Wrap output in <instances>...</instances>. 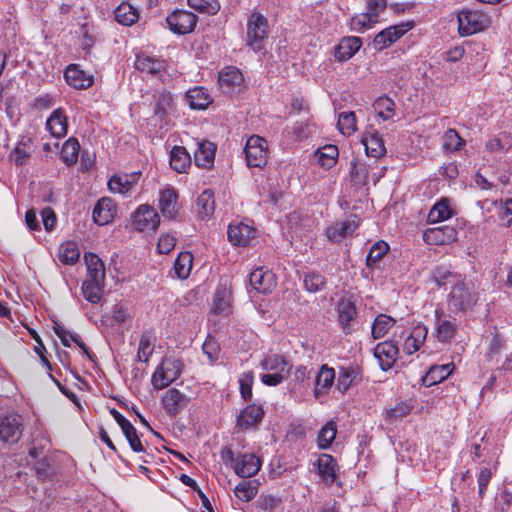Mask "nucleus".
<instances>
[{
	"label": "nucleus",
	"mask_w": 512,
	"mask_h": 512,
	"mask_svg": "<svg viewBox=\"0 0 512 512\" xmlns=\"http://www.w3.org/2000/svg\"><path fill=\"white\" fill-rule=\"evenodd\" d=\"M30 158V151L26 144L19 143L10 154V159L17 166L27 164Z\"/></svg>",
	"instance_id": "obj_61"
},
{
	"label": "nucleus",
	"mask_w": 512,
	"mask_h": 512,
	"mask_svg": "<svg viewBox=\"0 0 512 512\" xmlns=\"http://www.w3.org/2000/svg\"><path fill=\"white\" fill-rule=\"evenodd\" d=\"M58 257L62 263L72 265L78 261L80 252L74 242H66L60 245Z\"/></svg>",
	"instance_id": "obj_48"
},
{
	"label": "nucleus",
	"mask_w": 512,
	"mask_h": 512,
	"mask_svg": "<svg viewBox=\"0 0 512 512\" xmlns=\"http://www.w3.org/2000/svg\"><path fill=\"white\" fill-rule=\"evenodd\" d=\"M187 100L192 109H206L212 102V98L206 89L196 87L187 92Z\"/></svg>",
	"instance_id": "obj_37"
},
{
	"label": "nucleus",
	"mask_w": 512,
	"mask_h": 512,
	"mask_svg": "<svg viewBox=\"0 0 512 512\" xmlns=\"http://www.w3.org/2000/svg\"><path fill=\"white\" fill-rule=\"evenodd\" d=\"M427 334L428 329L425 325L418 324L415 326L404 341L403 351L409 355L418 351L424 343Z\"/></svg>",
	"instance_id": "obj_26"
},
{
	"label": "nucleus",
	"mask_w": 512,
	"mask_h": 512,
	"mask_svg": "<svg viewBox=\"0 0 512 512\" xmlns=\"http://www.w3.org/2000/svg\"><path fill=\"white\" fill-rule=\"evenodd\" d=\"M242 82L243 75L236 67L228 66L219 72V84L225 92H229L235 86H240Z\"/></svg>",
	"instance_id": "obj_29"
},
{
	"label": "nucleus",
	"mask_w": 512,
	"mask_h": 512,
	"mask_svg": "<svg viewBox=\"0 0 512 512\" xmlns=\"http://www.w3.org/2000/svg\"><path fill=\"white\" fill-rule=\"evenodd\" d=\"M373 108L377 115L383 120H389L395 115V103L386 96L379 97L373 104Z\"/></svg>",
	"instance_id": "obj_46"
},
{
	"label": "nucleus",
	"mask_w": 512,
	"mask_h": 512,
	"mask_svg": "<svg viewBox=\"0 0 512 512\" xmlns=\"http://www.w3.org/2000/svg\"><path fill=\"white\" fill-rule=\"evenodd\" d=\"M267 19L260 13H253L247 23V45L254 51L262 49V42L267 36Z\"/></svg>",
	"instance_id": "obj_5"
},
{
	"label": "nucleus",
	"mask_w": 512,
	"mask_h": 512,
	"mask_svg": "<svg viewBox=\"0 0 512 512\" xmlns=\"http://www.w3.org/2000/svg\"><path fill=\"white\" fill-rule=\"evenodd\" d=\"M46 127L52 136L64 137L67 134V119L61 110H55L47 119Z\"/></svg>",
	"instance_id": "obj_34"
},
{
	"label": "nucleus",
	"mask_w": 512,
	"mask_h": 512,
	"mask_svg": "<svg viewBox=\"0 0 512 512\" xmlns=\"http://www.w3.org/2000/svg\"><path fill=\"white\" fill-rule=\"evenodd\" d=\"M211 311L214 314H229L230 292L225 287H220L216 290Z\"/></svg>",
	"instance_id": "obj_39"
},
{
	"label": "nucleus",
	"mask_w": 512,
	"mask_h": 512,
	"mask_svg": "<svg viewBox=\"0 0 512 512\" xmlns=\"http://www.w3.org/2000/svg\"><path fill=\"white\" fill-rule=\"evenodd\" d=\"M109 189L114 193L125 194L131 188V183L128 181L127 176H112L108 181Z\"/></svg>",
	"instance_id": "obj_62"
},
{
	"label": "nucleus",
	"mask_w": 512,
	"mask_h": 512,
	"mask_svg": "<svg viewBox=\"0 0 512 512\" xmlns=\"http://www.w3.org/2000/svg\"><path fill=\"white\" fill-rule=\"evenodd\" d=\"M304 286L308 292H318L325 286V279L321 274L308 273L304 277Z\"/></svg>",
	"instance_id": "obj_60"
},
{
	"label": "nucleus",
	"mask_w": 512,
	"mask_h": 512,
	"mask_svg": "<svg viewBox=\"0 0 512 512\" xmlns=\"http://www.w3.org/2000/svg\"><path fill=\"white\" fill-rule=\"evenodd\" d=\"M453 368V363L432 366L423 377L424 385L430 387L444 381L452 373Z\"/></svg>",
	"instance_id": "obj_33"
},
{
	"label": "nucleus",
	"mask_w": 512,
	"mask_h": 512,
	"mask_svg": "<svg viewBox=\"0 0 512 512\" xmlns=\"http://www.w3.org/2000/svg\"><path fill=\"white\" fill-rule=\"evenodd\" d=\"M193 256L190 252H181L175 260L174 271L180 279H186L191 272Z\"/></svg>",
	"instance_id": "obj_45"
},
{
	"label": "nucleus",
	"mask_w": 512,
	"mask_h": 512,
	"mask_svg": "<svg viewBox=\"0 0 512 512\" xmlns=\"http://www.w3.org/2000/svg\"><path fill=\"white\" fill-rule=\"evenodd\" d=\"M452 216V209L446 199L437 202L428 214L430 223H437L449 219Z\"/></svg>",
	"instance_id": "obj_44"
},
{
	"label": "nucleus",
	"mask_w": 512,
	"mask_h": 512,
	"mask_svg": "<svg viewBox=\"0 0 512 512\" xmlns=\"http://www.w3.org/2000/svg\"><path fill=\"white\" fill-rule=\"evenodd\" d=\"M191 165V156L183 146H174L170 152V166L178 173L186 172Z\"/></svg>",
	"instance_id": "obj_31"
},
{
	"label": "nucleus",
	"mask_w": 512,
	"mask_h": 512,
	"mask_svg": "<svg viewBox=\"0 0 512 512\" xmlns=\"http://www.w3.org/2000/svg\"><path fill=\"white\" fill-rule=\"evenodd\" d=\"M389 251V245L383 241V240H380V241H377L375 242L369 252H368V255L366 257V264L368 267H374L378 261H380L383 256Z\"/></svg>",
	"instance_id": "obj_51"
},
{
	"label": "nucleus",
	"mask_w": 512,
	"mask_h": 512,
	"mask_svg": "<svg viewBox=\"0 0 512 512\" xmlns=\"http://www.w3.org/2000/svg\"><path fill=\"white\" fill-rule=\"evenodd\" d=\"M264 410L261 406L251 404L244 408L237 417V426L246 430L262 421Z\"/></svg>",
	"instance_id": "obj_25"
},
{
	"label": "nucleus",
	"mask_w": 512,
	"mask_h": 512,
	"mask_svg": "<svg viewBox=\"0 0 512 512\" xmlns=\"http://www.w3.org/2000/svg\"><path fill=\"white\" fill-rule=\"evenodd\" d=\"M228 239L234 246H246L254 239L256 231L253 227L244 224H230L227 230Z\"/></svg>",
	"instance_id": "obj_15"
},
{
	"label": "nucleus",
	"mask_w": 512,
	"mask_h": 512,
	"mask_svg": "<svg viewBox=\"0 0 512 512\" xmlns=\"http://www.w3.org/2000/svg\"><path fill=\"white\" fill-rule=\"evenodd\" d=\"M188 5L200 13L209 15H215L220 9L218 0H188Z\"/></svg>",
	"instance_id": "obj_55"
},
{
	"label": "nucleus",
	"mask_w": 512,
	"mask_h": 512,
	"mask_svg": "<svg viewBox=\"0 0 512 512\" xmlns=\"http://www.w3.org/2000/svg\"><path fill=\"white\" fill-rule=\"evenodd\" d=\"M171 31L176 34H187L194 30L197 16L187 10H175L166 18Z\"/></svg>",
	"instance_id": "obj_6"
},
{
	"label": "nucleus",
	"mask_w": 512,
	"mask_h": 512,
	"mask_svg": "<svg viewBox=\"0 0 512 512\" xmlns=\"http://www.w3.org/2000/svg\"><path fill=\"white\" fill-rule=\"evenodd\" d=\"M234 493L240 501L249 502L258 493V483L254 480H243L235 487Z\"/></svg>",
	"instance_id": "obj_42"
},
{
	"label": "nucleus",
	"mask_w": 512,
	"mask_h": 512,
	"mask_svg": "<svg viewBox=\"0 0 512 512\" xmlns=\"http://www.w3.org/2000/svg\"><path fill=\"white\" fill-rule=\"evenodd\" d=\"M336 425L333 422L327 423L321 428L318 434V445L322 449L328 448L336 436Z\"/></svg>",
	"instance_id": "obj_57"
},
{
	"label": "nucleus",
	"mask_w": 512,
	"mask_h": 512,
	"mask_svg": "<svg viewBox=\"0 0 512 512\" xmlns=\"http://www.w3.org/2000/svg\"><path fill=\"white\" fill-rule=\"evenodd\" d=\"M64 77L69 85L77 89H86L93 83V79L74 64L67 67Z\"/></svg>",
	"instance_id": "obj_28"
},
{
	"label": "nucleus",
	"mask_w": 512,
	"mask_h": 512,
	"mask_svg": "<svg viewBox=\"0 0 512 512\" xmlns=\"http://www.w3.org/2000/svg\"><path fill=\"white\" fill-rule=\"evenodd\" d=\"M216 145L210 141L202 140L197 142V149L194 152V162L198 167L210 168L214 163Z\"/></svg>",
	"instance_id": "obj_23"
},
{
	"label": "nucleus",
	"mask_w": 512,
	"mask_h": 512,
	"mask_svg": "<svg viewBox=\"0 0 512 512\" xmlns=\"http://www.w3.org/2000/svg\"><path fill=\"white\" fill-rule=\"evenodd\" d=\"M458 275L453 274L448 268L444 266H437L433 270V279L438 286H443L448 283H453L457 280Z\"/></svg>",
	"instance_id": "obj_59"
},
{
	"label": "nucleus",
	"mask_w": 512,
	"mask_h": 512,
	"mask_svg": "<svg viewBox=\"0 0 512 512\" xmlns=\"http://www.w3.org/2000/svg\"><path fill=\"white\" fill-rule=\"evenodd\" d=\"M105 288V281H91L86 278L82 283V293L84 298L90 303H99L102 299Z\"/></svg>",
	"instance_id": "obj_35"
},
{
	"label": "nucleus",
	"mask_w": 512,
	"mask_h": 512,
	"mask_svg": "<svg viewBox=\"0 0 512 512\" xmlns=\"http://www.w3.org/2000/svg\"><path fill=\"white\" fill-rule=\"evenodd\" d=\"M362 41L359 37L347 36L343 37L334 49L335 58L338 61H347L352 58L361 48Z\"/></svg>",
	"instance_id": "obj_21"
},
{
	"label": "nucleus",
	"mask_w": 512,
	"mask_h": 512,
	"mask_svg": "<svg viewBox=\"0 0 512 512\" xmlns=\"http://www.w3.org/2000/svg\"><path fill=\"white\" fill-rule=\"evenodd\" d=\"M395 320L387 315H379L372 325V336L375 339L383 337L394 325Z\"/></svg>",
	"instance_id": "obj_52"
},
{
	"label": "nucleus",
	"mask_w": 512,
	"mask_h": 512,
	"mask_svg": "<svg viewBox=\"0 0 512 512\" xmlns=\"http://www.w3.org/2000/svg\"><path fill=\"white\" fill-rule=\"evenodd\" d=\"M117 214V207L111 198L103 197L98 200L93 209V221L98 225L110 223Z\"/></svg>",
	"instance_id": "obj_14"
},
{
	"label": "nucleus",
	"mask_w": 512,
	"mask_h": 512,
	"mask_svg": "<svg viewBox=\"0 0 512 512\" xmlns=\"http://www.w3.org/2000/svg\"><path fill=\"white\" fill-rule=\"evenodd\" d=\"M260 366L263 370L288 376L292 365L282 355L271 354L264 357Z\"/></svg>",
	"instance_id": "obj_27"
},
{
	"label": "nucleus",
	"mask_w": 512,
	"mask_h": 512,
	"mask_svg": "<svg viewBox=\"0 0 512 512\" xmlns=\"http://www.w3.org/2000/svg\"><path fill=\"white\" fill-rule=\"evenodd\" d=\"M159 216L154 208L141 205L134 213L133 224L139 231L155 230L159 225Z\"/></svg>",
	"instance_id": "obj_9"
},
{
	"label": "nucleus",
	"mask_w": 512,
	"mask_h": 512,
	"mask_svg": "<svg viewBox=\"0 0 512 512\" xmlns=\"http://www.w3.org/2000/svg\"><path fill=\"white\" fill-rule=\"evenodd\" d=\"M172 95L170 93H160L156 97V105L154 108V113L156 116H158L160 119H163L167 113L168 110L172 106Z\"/></svg>",
	"instance_id": "obj_58"
},
{
	"label": "nucleus",
	"mask_w": 512,
	"mask_h": 512,
	"mask_svg": "<svg viewBox=\"0 0 512 512\" xmlns=\"http://www.w3.org/2000/svg\"><path fill=\"white\" fill-rule=\"evenodd\" d=\"M359 226V220L353 216L345 221L337 222L326 230L327 238L332 242H340L344 238L351 236Z\"/></svg>",
	"instance_id": "obj_12"
},
{
	"label": "nucleus",
	"mask_w": 512,
	"mask_h": 512,
	"mask_svg": "<svg viewBox=\"0 0 512 512\" xmlns=\"http://www.w3.org/2000/svg\"><path fill=\"white\" fill-rule=\"evenodd\" d=\"M491 25L489 15L477 10H462L458 14V30L461 36H469L486 30Z\"/></svg>",
	"instance_id": "obj_1"
},
{
	"label": "nucleus",
	"mask_w": 512,
	"mask_h": 512,
	"mask_svg": "<svg viewBox=\"0 0 512 512\" xmlns=\"http://www.w3.org/2000/svg\"><path fill=\"white\" fill-rule=\"evenodd\" d=\"M84 260L87 266V277L91 281H105V267L102 260L94 253H85Z\"/></svg>",
	"instance_id": "obj_30"
},
{
	"label": "nucleus",
	"mask_w": 512,
	"mask_h": 512,
	"mask_svg": "<svg viewBox=\"0 0 512 512\" xmlns=\"http://www.w3.org/2000/svg\"><path fill=\"white\" fill-rule=\"evenodd\" d=\"M412 28L411 23H402L399 25L390 26L379 32L374 40V46L378 50H383L397 41L406 32Z\"/></svg>",
	"instance_id": "obj_8"
},
{
	"label": "nucleus",
	"mask_w": 512,
	"mask_h": 512,
	"mask_svg": "<svg viewBox=\"0 0 512 512\" xmlns=\"http://www.w3.org/2000/svg\"><path fill=\"white\" fill-rule=\"evenodd\" d=\"M189 401L190 399L176 388L168 389L162 397L163 407L172 416L184 409Z\"/></svg>",
	"instance_id": "obj_17"
},
{
	"label": "nucleus",
	"mask_w": 512,
	"mask_h": 512,
	"mask_svg": "<svg viewBox=\"0 0 512 512\" xmlns=\"http://www.w3.org/2000/svg\"><path fill=\"white\" fill-rule=\"evenodd\" d=\"M261 468V460L251 453L241 454L233 465L234 472L242 478H249L256 475Z\"/></svg>",
	"instance_id": "obj_11"
},
{
	"label": "nucleus",
	"mask_w": 512,
	"mask_h": 512,
	"mask_svg": "<svg viewBox=\"0 0 512 512\" xmlns=\"http://www.w3.org/2000/svg\"><path fill=\"white\" fill-rule=\"evenodd\" d=\"M22 418L18 414H9L0 420V440L13 444L18 442L22 434Z\"/></svg>",
	"instance_id": "obj_7"
},
{
	"label": "nucleus",
	"mask_w": 512,
	"mask_h": 512,
	"mask_svg": "<svg viewBox=\"0 0 512 512\" xmlns=\"http://www.w3.org/2000/svg\"><path fill=\"white\" fill-rule=\"evenodd\" d=\"M360 379V371L353 366L340 367L337 380V387L340 391H346L351 384Z\"/></svg>",
	"instance_id": "obj_40"
},
{
	"label": "nucleus",
	"mask_w": 512,
	"mask_h": 512,
	"mask_svg": "<svg viewBox=\"0 0 512 512\" xmlns=\"http://www.w3.org/2000/svg\"><path fill=\"white\" fill-rule=\"evenodd\" d=\"M436 314V327L435 336L439 342L449 343L456 335L458 325L455 320H450L445 317H441V313L438 311Z\"/></svg>",
	"instance_id": "obj_24"
},
{
	"label": "nucleus",
	"mask_w": 512,
	"mask_h": 512,
	"mask_svg": "<svg viewBox=\"0 0 512 512\" xmlns=\"http://www.w3.org/2000/svg\"><path fill=\"white\" fill-rule=\"evenodd\" d=\"M316 466L318 475L323 482L328 485L335 482L337 478V463L331 455L321 454L316 461Z\"/></svg>",
	"instance_id": "obj_22"
},
{
	"label": "nucleus",
	"mask_w": 512,
	"mask_h": 512,
	"mask_svg": "<svg viewBox=\"0 0 512 512\" xmlns=\"http://www.w3.org/2000/svg\"><path fill=\"white\" fill-rule=\"evenodd\" d=\"M477 302V294L473 290V285L467 282H457L448 298L449 308L453 312L467 311Z\"/></svg>",
	"instance_id": "obj_2"
},
{
	"label": "nucleus",
	"mask_w": 512,
	"mask_h": 512,
	"mask_svg": "<svg viewBox=\"0 0 512 512\" xmlns=\"http://www.w3.org/2000/svg\"><path fill=\"white\" fill-rule=\"evenodd\" d=\"M338 321L345 334L352 330V322L355 320L357 310L355 304L349 298H342L337 305Z\"/></svg>",
	"instance_id": "obj_20"
},
{
	"label": "nucleus",
	"mask_w": 512,
	"mask_h": 512,
	"mask_svg": "<svg viewBox=\"0 0 512 512\" xmlns=\"http://www.w3.org/2000/svg\"><path fill=\"white\" fill-rule=\"evenodd\" d=\"M155 347V338L154 336L145 331L142 333L139 340V347L137 352V358L140 362H148L150 356L152 355Z\"/></svg>",
	"instance_id": "obj_41"
},
{
	"label": "nucleus",
	"mask_w": 512,
	"mask_h": 512,
	"mask_svg": "<svg viewBox=\"0 0 512 512\" xmlns=\"http://www.w3.org/2000/svg\"><path fill=\"white\" fill-rule=\"evenodd\" d=\"M351 180L356 184H365L368 177V168L365 163L356 159L350 163Z\"/></svg>",
	"instance_id": "obj_56"
},
{
	"label": "nucleus",
	"mask_w": 512,
	"mask_h": 512,
	"mask_svg": "<svg viewBox=\"0 0 512 512\" xmlns=\"http://www.w3.org/2000/svg\"><path fill=\"white\" fill-rule=\"evenodd\" d=\"M377 22L378 20H376V18L372 17L369 12H366L352 17L349 26L351 31L364 32Z\"/></svg>",
	"instance_id": "obj_49"
},
{
	"label": "nucleus",
	"mask_w": 512,
	"mask_h": 512,
	"mask_svg": "<svg viewBox=\"0 0 512 512\" xmlns=\"http://www.w3.org/2000/svg\"><path fill=\"white\" fill-rule=\"evenodd\" d=\"M465 141L459 136L455 129H448L443 135V148L446 151H458L464 146Z\"/></svg>",
	"instance_id": "obj_54"
},
{
	"label": "nucleus",
	"mask_w": 512,
	"mask_h": 512,
	"mask_svg": "<svg viewBox=\"0 0 512 512\" xmlns=\"http://www.w3.org/2000/svg\"><path fill=\"white\" fill-rule=\"evenodd\" d=\"M182 372V362L175 358H164L152 375V385L161 390L175 381Z\"/></svg>",
	"instance_id": "obj_3"
},
{
	"label": "nucleus",
	"mask_w": 512,
	"mask_h": 512,
	"mask_svg": "<svg viewBox=\"0 0 512 512\" xmlns=\"http://www.w3.org/2000/svg\"><path fill=\"white\" fill-rule=\"evenodd\" d=\"M122 432L134 452H144V447L138 436L137 430L132 424L129 425V428L126 427L123 429Z\"/></svg>",
	"instance_id": "obj_63"
},
{
	"label": "nucleus",
	"mask_w": 512,
	"mask_h": 512,
	"mask_svg": "<svg viewBox=\"0 0 512 512\" xmlns=\"http://www.w3.org/2000/svg\"><path fill=\"white\" fill-rule=\"evenodd\" d=\"M254 381L253 372L243 373L239 379L240 393L244 400L248 401L252 397V385Z\"/></svg>",
	"instance_id": "obj_64"
},
{
	"label": "nucleus",
	"mask_w": 512,
	"mask_h": 512,
	"mask_svg": "<svg viewBox=\"0 0 512 512\" xmlns=\"http://www.w3.org/2000/svg\"><path fill=\"white\" fill-rule=\"evenodd\" d=\"M340 132L343 135H351L356 131V116L354 112H342L339 114L338 124Z\"/></svg>",
	"instance_id": "obj_53"
},
{
	"label": "nucleus",
	"mask_w": 512,
	"mask_h": 512,
	"mask_svg": "<svg viewBox=\"0 0 512 512\" xmlns=\"http://www.w3.org/2000/svg\"><path fill=\"white\" fill-rule=\"evenodd\" d=\"M338 155V148L335 145H326L315 153L318 163L327 169L335 165Z\"/></svg>",
	"instance_id": "obj_43"
},
{
	"label": "nucleus",
	"mask_w": 512,
	"mask_h": 512,
	"mask_svg": "<svg viewBox=\"0 0 512 512\" xmlns=\"http://www.w3.org/2000/svg\"><path fill=\"white\" fill-rule=\"evenodd\" d=\"M398 347L392 341H384L374 349V356L379 360L380 367L387 371L394 365L398 354Z\"/></svg>",
	"instance_id": "obj_16"
},
{
	"label": "nucleus",
	"mask_w": 512,
	"mask_h": 512,
	"mask_svg": "<svg viewBox=\"0 0 512 512\" xmlns=\"http://www.w3.org/2000/svg\"><path fill=\"white\" fill-rule=\"evenodd\" d=\"M215 210V202L213 192L210 190L203 191L197 198V213L201 219H208Z\"/></svg>",
	"instance_id": "obj_38"
},
{
	"label": "nucleus",
	"mask_w": 512,
	"mask_h": 512,
	"mask_svg": "<svg viewBox=\"0 0 512 512\" xmlns=\"http://www.w3.org/2000/svg\"><path fill=\"white\" fill-rule=\"evenodd\" d=\"M366 154L370 157L380 158L386 153L384 141L379 132L373 128L366 130L361 139Z\"/></svg>",
	"instance_id": "obj_13"
},
{
	"label": "nucleus",
	"mask_w": 512,
	"mask_h": 512,
	"mask_svg": "<svg viewBox=\"0 0 512 512\" xmlns=\"http://www.w3.org/2000/svg\"><path fill=\"white\" fill-rule=\"evenodd\" d=\"M335 379V371L327 365H323L316 374V393L320 390L328 389L332 386Z\"/></svg>",
	"instance_id": "obj_50"
},
{
	"label": "nucleus",
	"mask_w": 512,
	"mask_h": 512,
	"mask_svg": "<svg viewBox=\"0 0 512 512\" xmlns=\"http://www.w3.org/2000/svg\"><path fill=\"white\" fill-rule=\"evenodd\" d=\"M80 151V144L76 138H69L62 147L61 150V159L67 165H73L77 162L78 155Z\"/></svg>",
	"instance_id": "obj_47"
},
{
	"label": "nucleus",
	"mask_w": 512,
	"mask_h": 512,
	"mask_svg": "<svg viewBox=\"0 0 512 512\" xmlns=\"http://www.w3.org/2000/svg\"><path fill=\"white\" fill-rule=\"evenodd\" d=\"M244 153L249 167H263L268 161L267 141L261 136L252 135L246 141Z\"/></svg>",
	"instance_id": "obj_4"
},
{
	"label": "nucleus",
	"mask_w": 512,
	"mask_h": 512,
	"mask_svg": "<svg viewBox=\"0 0 512 512\" xmlns=\"http://www.w3.org/2000/svg\"><path fill=\"white\" fill-rule=\"evenodd\" d=\"M177 192L174 188H166L160 191L159 208L163 217L172 220L176 218L179 207L177 202Z\"/></svg>",
	"instance_id": "obj_19"
},
{
	"label": "nucleus",
	"mask_w": 512,
	"mask_h": 512,
	"mask_svg": "<svg viewBox=\"0 0 512 512\" xmlns=\"http://www.w3.org/2000/svg\"><path fill=\"white\" fill-rule=\"evenodd\" d=\"M423 238L430 245H444L457 239V231L451 226L442 225L427 229Z\"/></svg>",
	"instance_id": "obj_10"
},
{
	"label": "nucleus",
	"mask_w": 512,
	"mask_h": 512,
	"mask_svg": "<svg viewBox=\"0 0 512 512\" xmlns=\"http://www.w3.org/2000/svg\"><path fill=\"white\" fill-rule=\"evenodd\" d=\"M251 286L258 292L266 294L276 286L275 275L269 270L255 269L249 277Z\"/></svg>",
	"instance_id": "obj_18"
},
{
	"label": "nucleus",
	"mask_w": 512,
	"mask_h": 512,
	"mask_svg": "<svg viewBox=\"0 0 512 512\" xmlns=\"http://www.w3.org/2000/svg\"><path fill=\"white\" fill-rule=\"evenodd\" d=\"M135 65L138 70L152 75L159 74L166 69L165 60L157 59L149 55L137 56Z\"/></svg>",
	"instance_id": "obj_32"
},
{
	"label": "nucleus",
	"mask_w": 512,
	"mask_h": 512,
	"mask_svg": "<svg viewBox=\"0 0 512 512\" xmlns=\"http://www.w3.org/2000/svg\"><path fill=\"white\" fill-rule=\"evenodd\" d=\"M114 15L115 20L124 26H131L139 18L137 9L127 2H122L115 9Z\"/></svg>",
	"instance_id": "obj_36"
}]
</instances>
